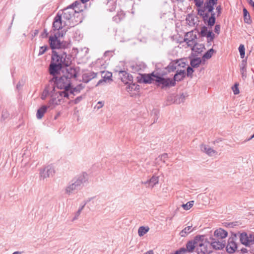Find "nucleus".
Masks as SVG:
<instances>
[{
  "instance_id": "nucleus-42",
  "label": "nucleus",
  "mask_w": 254,
  "mask_h": 254,
  "mask_svg": "<svg viewBox=\"0 0 254 254\" xmlns=\"http://www.w3.org/2000/svg\"><path fill=\"white\" fill-rule=\"evenodd\" d=\"M205 46L203 44H201L198 45L195 47L194 51L197 52L198 54H200L203 52V50L205 49Z\"/></svg>"
},
{
  "instance_id": "nucleus-40",
  "label": "nucleus",
  "mask_w": 254,
  "mask_h": 254,
  "mask_svg": "<svg viewBox=\"0 0 254 254\" xmlns=\"http://www.w3.org/2000/svg\"><path fill=\"white\" fill-rule=\"evenodd\" d=\"M240 57L242 59H244L245 56V48L243 44H241L238 48Z\"/></svg>"
},
{
  "instance_id": "nucleus-62",
  "label": "nucleus",
  "mask_w": 254,
  "mask_h": 254,
  "mask_svg": "<svg viewBox=\"0 0 254 254\" xmlns=\"http://www.w3.org/2000/svg\"><path fill=\"white\" fill-rule=\"evenodd\" d=\"M240 72L242 74V76L243 78L244 79L247 77L246 74L245 73V72L246 71H240Z\"/></svg>"
},
{
  "instance_id": "nucleus-13",
  "label": "nucleus",
  "mask_w": 254,
  "mask_h": 254,
  "mask_svg": "<svg viewBox=\"0 0 254 254\" xmlns=\"http://www.w3.org/2000/svg\"><path fill=\"white\" fill-rule=\"evenodd\" d=\"M119 74L122 81L125 84H127L130 82H132L133 80V76L126 71L121 70L119 71Z\"/></svg>"
},
{
  "instance_id": "nucleus-60",
  "label": "nucleus",
  "mask_w": 254,
  "mask_h": 254,
  "mask_svg": "<svg viewBox=\"0 0 254 254\" xmlns=\"http://www.w3.org/2000/svg\"><path fill=\"white\" fill-rule=\"evenodd\" d=\"M191 241H192V243H194V246H195V248L196 247V246H198V242L197 241H195V238H194L193 240H191Z\"/></svg>"
},
{
  "instance_id": "nucleus-2",
  "label": "nucleus",
  "mask_w": 254,
  "mask_h": 254,
  "mask_svg": "<svg viewBox=\"0 0 254 254\" xmlns=\"http://www.w3.org/2000/svg\"><path fill=\"white\" fill-rule=\"evenodd\" d=\"M79 15V7L78 3L76 1L70 7L65 9L62 15H58L56 16L53 22L54 33L59 34V37H63L67 31L66 27L67 25V21L64 20H69L73 17L78 18Z\"/></svg>"
},
{
  "instance_id": "nucleus-61",
  "label": "nucleus",
  "mask_w": 254,
  "mask_h": 254,
  "mask_svg": "<svg viewBox=\"0 0 254 254\" xmlns=\"http://www.w3.org/2000/svg\"><path fill=\"white\" fill-rule=\"evenodd\" d=\"M78 216H79L78 212H77V213L75 214V216L73 217V218L72 219V221H74L75 220H77L78 218Z\"/></svg>"
},
{
  "instance_id": "nucleus-7",
  "label": "nucleus",
  "mask_w": 254,
  "mask_h": 254,
  "mask_svg": "<svg viewBox=\"0 0 254 254\" xmlns=\"http://www.w3.org/2000/svg\"><path fill=\"white\" fill-rule=\"evenodd\" d=\"M79 186V177L78 176L73 178L65 189V193L69 195L77 193Z\"/></svg>"
},
{
  "instance_id": "nucleus-31",
  "label": "nucleus",
  "mask_w": 254,
  "mask_h": 254,
  "mask_svg": "<svg viewBox=\"0 0 254 254\" xmlns=\"http://www.w3.org/2000/svg\"><path fill=\"white\" fill-rule=\"evenodd\" d=\"M131 71L133 73L138 72L144 68V65L141 64H134L130 66Z\"/></svg>"
},
{
  "instance_id": "nucleus-55",
  "label": "nucleus",
  "mask_w": 254,
  "mask_h": 254,
  "mask_svg": "<svg viewBox=\"0 0 254 254\" xmlns=\"http://www.w3.org/2000/svg\"><path fill=\"white\" fill-rule=\"evenodd\" d=\"M106 82V80L104 78H103L102 79L99 80L98 81V82L95 85V87H97V86H99L100 85L102 84L103 83Z\"/></svg>"
},
{
  "instance_id": "nucleus-10",
  "label": "nucleus",
  "mask_w": 254,
  "mask_h": 254,
  "mask_svg": "<svg viewBox=\"0 0 254 254\" xmlns=\"http://www.w3.org/2000/svg\"><path fill=\"white\" fill-rule=\"evenodd\" d=\"M59 34L54 33V36H51L49 38V43L50 47L52 49H59L63 46V41H61V38Z\"/></svg>"
},
{
  "instance_id": "nucleus-5",
  "label": "nucleus",
  "mask_w": 254,
  "mask_h": 254,
  "mask_svg": "<svg viewBox=\"0 0 254 254\" xmlns=\"http://www.w3.org/2000/svg\"><path fill=\"white\" fill-rule=\"evenodd\" d=\"M53 94L51 99L49 103V107L51 109L61 105L66 101L67 99L73 98L74 95L71 94L68 92H64L62 90H58L56 88L53 89Z\"/></svg>"
},
{
  "instance_id": "nucleus-1",
  "label": "nucleus",
  "mask_w": 254,
  "mask_h": 254,
  "mask_svg": "<svg viewBox=\"0 0 254 254\" xmlns=\"http://www.w3.org/2000/svg\"><path fill=\"white\" fill-rule=\"evenodd\" d=\"M196 7L197 15L200 16L204 23L212 28L216 22L215 13L214 12V6H216L218 0H193Z\"/></svg>"
},
{
  "instance_id": "nucleus-47",
  "label": "nucleus",
  "mask_w": 254,
  "mask_h": 254,
  "mask_svg": "<svg viewBox=\"0 0 254 254\" xmlns=\"http://www.w3.org/2000/svg\"><path fill=\"white\" fill-rule=\"evenodd\" d=\"M127 84H128V85L127 88L129 90H130V91H134L135 90L134 87H135V86H136V83H133V82L132 81V82H129V83H128Z\"/></svg>"
},
{
  "instance_id": "nucleus-33",
  "label": "nucleus",
  "mask_w": 254,
  "mask_h": 254,
  "mask_svg": "<svg viewBox=\"0 0 254 254\" xmlns=\"http://www.w3.org/2000/svg\"><path fill=\"white\" fill-rule=\"evenodd\" d=\"M53 87H49L47 86L45 87V88L44 89L43 91L42 92L41 96V98L42 100H45L46 97L48 96L49 92L53 91Z\"/></svg>"
},
{
  "instance_id": "nucleus-24",
  "label": "nucleus",
  "mask_w": 254,
  "mask_h": 254,
  "mask_svg": "<svg viewBox=\"0 0 254 254\" xmlns=\"http://www.w3.org/2000/svg\"><path fill=\"white\" fill-rule=\"evenodd\" d=\"M188 96L187 93H182L180 95H177L174 96V103L177 104H180L181 103H183L186 98Z\"/></svg>"
},
{
  "instance_id": "nucleus-37",
  "label": "nucleus",
  "mask_w": 254,
  "mask_h": 254,
  "mask_svg": "<svg viewBox=\"0 0 254 254\" xmlns=\"http://www.w3.org/2000/svg\"><path fill=\"white\" fill-rule=\"evenodd\" d=\"M186 248L188 250V253H192L195 249V246L194 243H192L191 240L188 241L186 245Z\"/></svg>"
},
{
  "instance_id": "nucleus-59",
  "label": "nucleus",
  "mask_w": 254,
  "mask_h": 254,
  "mask_svg": "<svg viewBox=\"0 0 254 254\" xmlns=\"http://www.w3.org/2000/svg\"><path fill=\"white\" fill-rule=\"evenodd\" d=\"M103 106V103H102V102L101 101H99L98 103H97V105L96 106V108L99 109L100 108H101V107H102Z\"/></svg>"
},
{
  "instance_id": "nucleus-52",
  "label": "nucleus",
  "mask_w": 254,
  "mask_h": 254,
  "mask_svg": "<svg viewBox=\"0 0 254 254\" xmlns=\"http://www.w3.org/2000/svg\"><path fill=\"white\" fill-rule=\"evenodd\" d=\"M178 252V254H181L182 253H186L188 252V250L187 248L182 247L179 249L178 250L176 251Z\"/></svg>"
},
{
  "instance_id": "nucleus-19",
  "label": "nucleus",
  "mask_w": 254,
  "mask_h": 254,
  "mask_svg": "<svg viewBox=\"0 0 254 254\" xmlns=\"http://www.w3.org/2000/svg\"><path fill=\"white\" fill-rule=\"evenodd\" d=\"M239 239L240 241L242 244L244 245L246 247L250 246V244L248 240V235L246 232H244L242 233H240Z\"/></svg>"
},
{
  "instance_id": "nucleus-41",
  "label": "nucleus",
  "mask_w": 254,
  "mask_h": 254,
  "mask_svg": "<svg viewBox=\"0 0 254 254\" xmlns=\"http://www.w3.org/2000/svg\"><path fill=\"white\" fill-rule=\"evenodd\" d=\"M194 204V201L191 200L189 202H188L186 204H182V207L186 210H189L190 208L192 207Z\"/></svg>"
},
{
  "instance_id": "nucleus-26",
  "label": "nucleus",
  "mask_w": 254,
  "mask_h": 254,
  "mask_svg": "<svg viewBox=\"0 0 254 254\" xmlns=\"http://www.w3.org/2000/svg\"><path fill=\"white\" fill-rule=\"evenodd\" d=\"M89 176L88 174L85 172H83L80 175V186H86L89 183L88 182Z\"/></svg>"
},
{
  "instance_id": "nucleus-12",
  "label": "nucleus",
  "mask_w": 254,
  "mask_h": 254,
  "mask_svg": "<svg viewBox=\"0 0 254 254\" xmlns=\"http://www.w3.org/2000/svg\"><path fill=\"white\" fill-rule=\"evenodd\" d=\"M54 174V170L51 166H47L42 168L39 173V176L41 179L44 180L52 176Z\"/></svg>"
},
{
  "instance_id": "nucleus-34",
  "label": "nucleus",
  "mask_w": 254,
  "mask_h": 254,
  "mask_svg": "<svg viewBox=\"0 0 254 254\" xmlns=\"http://www.w3.org/2000/svg\"><path fill=\"white\" fill-rule=\"evenodd\" d=\"M103 78L106 80L112 81V73L109 71H102L100 72Z\"/></svg>"
},
{
  "instance_id": "nucleus-58",
  "label": "nucleus",
  "mask_w": 254,
  "mask_h": 254,
  "mask_svg": "<svg viewBox=\"0 0 254 254\" xmlns=\"http://www.w3.org/2000/svg\"><path fill=\"white\" fill-rule=\"evenodd\" d=\"M229 238H233L234 241H236L237 240V235L236 233L232 232L231 234V236Z\"/></svg>"
},
{
  "instance_id": "nucleus-29",
  "label": "nucleus",
  "mask_w": 254,
  "mask_h": 254,
  "mask_svg": "<svg viewBox=\"0 0 254 254\" xmlns=\"http://www.w3.org/2000/svg\"><path fill=\"white\" fill-rule=\"evenodd\" d=\"M178 61L174 60L172 61L170 64L165 67V69L168 71V72H171L174 71L177 68V64Z\"/></svg>"
},
{
  "instance_id": "nucleus-45",
  "label": "nucleus",
  "mask_w": 254,
  "mask_h": 254,
  "mask_svg": "<svg viewBox=\"0 0 254 254\" xmlns=\"http://www.w3.org/2000/svg\"><path fill=\"white\" fill-rule=\"evenodd\" d=\"M239 84L236 83L232 87V89L233 91V93L235 95H237L239 93V89L238 87Z\"/></svg>"
},
{
  "instance_id": "nucleus-32",
  "label": "nucleus",
  "mask_w": 254,
  "mask_h": 254,
  "mask_svg": "<svg viewBox=\"0 0 254 254\" xmlns=\"http://www.w3.org/2000/svg\"><path fill=\"white\" fill-rule=\"evenodd\" d=\"M214 52H215V51L213 48H211L210 49L208 50L203 54L202 57V60L205 61L206 59H210Z\"/></svg>"
},
{
  "instance_id": "nucleus-18",
  "label": "nucleus",
  "mask_w": 254,
  "mask_h": 254,
  "mask_svg": "<svg viewBox=\"0 0 254 254\" xmlns=\"http://www.w3.org/2000/svg\"><path fill=\"white\" fill-rule=\"evenodd\" d=\"M186 76V72L185 70H178L174 74L173 78L175 82L183 80Z\"/></svg>"
},
{
  "instance_id": "nucleus-39",
  "label": "nucleus",
  "mask_w": 254,
  "mask_h": 254,
  "mask_svg": "<svg viewBox=\"0 0 254 254\" xmlns=\"http://www.w3.org/2000/svg\"><path fill=\"white\" fill-rule=\"evenodd\" d=\"M192 226H189L185 228L180 233L182 237H185L191 231V228Z\"/></svg>"
},
{
  "instance_id": "nucleus-22",
  "label": "nucleus",
  "mask_w": 254,
  "mask_h": 254,
  "mask_svg": "<svg viewBox=\"0 0 254 254\" xmlns=\"http://www.w3.org/2000/svg\"><path fill=\"white\" fill-rule=\"evenodd\" d=\"M214 235L219 239H224L227 237L228 232L222 228H219L214 231Z\"/></svg>"
},
{
  "instance_id": "nucleus-49",
  "label": "nucleus",
  "mask_w": 254,
  "mask_h": 254,
  "mask_svg": "<svg viewBox=\"0 0 254 254\" xmlns=\"http://www.w3.org/2000/svg\"><path fill=\"white\" fill-rule=\"evenodd\" d=\"M195 241H197L198 242H203L204 235H196L194 237Z\"/></svg>"
},
{
  "instance_id": "nucleus-53",
  "label": "nucleus",
  "mask_w": 254,
  "mask_h": 254,
  "mask_svg": "<svg viewBox=\"0 0 254 254\" xmlns=\"http://www.w3.org/2000/svg\"><path fill=\"white\" fill-rule=\"evenodd\" d=\"M220 31V25L219 24H217L214 27V32L219 34Z\"/></svg>"
},
{
  "instance_id": "nucleus-28",
  "label": "nucleus",
  "mask_w": 254,
  "mask_h": 254,
  "mask_svg": "<svg viewBox=\"0 0 254 254\" xmlns=\"http://www.w3.org/2000/svg\"><path fill=\"white\" fill-rule=\"evenodd\" d=\"M104 60L103 59H98L95 62H92L90 64V66L95 67V68L100 67L105 68L104 64H103Z\"/></svg>"
},
{
  "instance_id": "nucleus-50",
  "label": "nucleus",
  "mask_w": 254,
  "mask_h": 254,
  "mask_svg": "<svg viewBox=\"0 0 254 254\" xmlns=\"http://www.w3.org/2000/svg\"><path fill=\"white\" fill-rule=\"evenodd\" d=\"M122 18L119 14H117L116 15L113 17V20L116 23H119L121 21Z\"/></svg>"
},
{
  "instance_id": "nucleus-57",
  "label": "nucleus",
  "mask_w": 254,
  "mask_h": 254,
  "mask_svg": "<svg viewBox=\"0 0 254 254\" xmlns=\"http://www.w3.org/2000/svg\"><path fill=\"white\" fill-rule=\"evenodd\" d=\"M188 40L189 39L187 38H184V41L187 43L188 46L191 47L192 48V46L194 45V43H192L190 42L189 43Z\"/></svg>"
},
{
  "instance_id": "nucleus-46",
  "label": "nucleus",
  "mask_w": 254,
  "mask_h": 254,
  "mask_svg": "<svg viewBox=\"0 0 254 254\" xmlns=\"http://www.w3.org/2000/svg\"><path fill=\"white\" fill-rule=\"evenodd\" d=\"M48 49V47L47 46H44L40 47L38 52V55L40 56L45 53V52L47 51Z\"/></svg>"
},
{
  "instance_id": "nucleus-23",
  "label": "nucleus",
  "mask_w": 254,
  "mask_h": 254,
  "mask_svg": "<svg viewBox=\"0 0 254 254\" xmlns=\"http://www.w3.org/2000/svg\"><path fill=\"white\" fill-rule=\"evenodd\" d=\"M48 108H50L49 106H47L46 105H43L41 106L40 108H39L38 109L36 113L37 118L39 120L41 119L43 117L45 113L47 112V110Z\"/></svg>"
},
{
  "instance_id": "nucleus-20",
  "label": "nucleus",
  "mask_w": 254,
  "mask_h": 254,
  "mask_svg": "<svg viewBox=\"0 0 254 254\" xmlns=\"http://www.w3.org/2000/svg\"><path fill=\"white\" fill-rule=\"evenodd\" d=\"M158 177L153 176L150 179L144 182H142V183L146 185L147 187H151L152 188L156 184H158Z\"/></svg>"
},
{
  "instance_id": "nucleus-51",
  "label": "nucleus",
  "mask_w": 254,
  "mask_h": 254,
  "mask_svg": "<svg viewBox=\"0 0 254 254\" xmlns=\"http://www.w3.org/2000/svg\"><path fill=\"white\" fill-rule=\"evenodd\" d=\"M168 155L167 153H163V154L160 155L159 158L164 163H165V160L168 158Z\"/></svg>"
},
{
  "instance_id": "nucleus-21",
  "label": "nucleus",
  "mask_w": 254,
  "mask_h": 254,
  "mask_svg": "<svg viewBox=\"0 0 254 254\" xmlns=\"http://www.w3.org/2000/svg\"><path fill=\"white\" fill-rule=\"evenodd\" d=\"M77 73L78 72L75 68L69 67L66 69L65 72H64V70L63 74H64L65 76H68L70 79L72 77H76Z\"/></svg>"
},
{
  "instance_id": "nucleus-44",
  "label": "nucleus",
  "mask_w": 254,
  "mask_h": 254,
  "mask_svg": "<svg viewBox=\"0 0 254 254\" xmlns=\"http://www.w3.org/2000/svg\"><path fill=\"white\" fill-rule=\"evenodd\" d=\"M193 67H192L191 66H188L187 68V73L186 75L188 77H189L190 78H192V74L194 72V69H193Z\"/></svg>"
},
{
  "instance_id": "nucleus-54",
  "label": "nucleus",
  "mask_w": 254,
  "mask_h": 254,
  "mask_svg": "<svg viewBox=\"0 0 254 254\" xmlns=\"http://www.w3.org/2000/svg\"><path fill=\"white\" fill-rule=\"evenodd\" d=\"M216 10L217 12V16H220V15L221 13V11H222V8H221V5H219L217 6L216 7Z\"/></svg>"
},
{
  "instance_id": "nucleus-25",
  "label": "nucleus",
  "mask_w": 254,
  "mask_h": 254,
  "mask_svg": "<svg viewBox=\"0 0 254 254\" xmlns=\"http://www.w3.org/2000/svg\"><path fill=\"white\" fill-rule=\"evenodd\" d=\"M200 149L202 152L206 153L209 156H212L216 153V151L211 147L203 144L200 145Z\"/></svg>"
},
{
  "instance_id": "nucleus-9",
  "label": "nucleus",
  "mask_w": 254,
  "mask_h": 254,
  "mask_svg": "<svg viewBox=\"0 0 254 254\" xmlns=\"http://www.w3.org/2000/svg\"><path fill=\"white\" fill-rule=\"evenodd\" d=\"M208 26H203L201 27L200 31L198 32V35L200 37H206L207 38V43L213 41L215 38V34L213 33L212 30H208Z\"/></svg>"
},
{
  "instance_id": "nucleus-4",
  "label": "nucleus",
  "mask_w": 254,
  "mask_h": 254,
  "mask_svg": "<svg viewBox=\"0 0 254 254\" xmlns=\"http://www.w3.org/2000/svg\"><path fill=\"white\" fill-rule=\"evenodd\" d=\"M63 73L64 72H61L60 74H57V75H53L55 78V86L53 88H56L58 90L68 92L73 95L78 94V90L71 87L69 78Z\"/></svg>"
},
{
  "instance_id": "nucleus-35",
  "label": "nucleus",
  "mask_w": 254,
  "mask_h": 254,
  "mask_svg": "<svg viewBox=\"0 0 254 254\" xmlns=\"http://www.w3.org/2000/svg\"><path fill=\"white\" fill-rule=\"evenodd\" d=\"M176 60L178 61V62L177 64V67L179 66L180 67L184 68L186 65H188V63L186 59L184 58Z\"/></svg>"
},
{
  "instance_id": "nucleus-27",
  "label": "nucleus",
  "mask_w": 254,
  "mask_h": 254,
  "mask_svg": "<svg viewBox=\"0 0 254 254\" xmlns=\"http://www.w3.org/2000/svg\"><path fill=\"white\" fill-rule=\"evenodd\" d=\"M243 11L244 22L248 24H251L252 23V20L249 11L245 7H243Z\"/></svg>"
},
{
  "instance_id": "nucleus-3",
  "label": "nucleus",
  "mask_w": 254,
  "mask_h": 254,
  "mask_svg": "<svg viewBox=\"0 0 254 254\" xmlns=\"http://www.w3.org/2000/svg\"><path fill=\"white\" fill-rule=\"evenodd\" d=\"M71 62L68 57L65 54H63L61 55L57 53L53 52L52 55V60L50 65V72L52 75H57L61 72H64V66H68L70 64Z\"/></svg>"
},
{
  "instance_id": "nucleus-14",
  "label": "nucleus",
  "mask_w": 254,
  "mask_h": 254,
  "mask_svg": "<svg viewBox=\"0 0 254 254\" xmlns=\"http://www.w3.org/2000/svg\"><path fill=\"white\" fill-rule=\"evenodd\" d=\"M90 61V57L89 55V49L84 47L80 50V64H86Z\"/></svg>"
},
{
  "instance_id": "nucleus-6",
  "label": "nucleus",
  "mask_w": 254,
  "mask_h": 254,
  "mask_svg": "<svg viewBox=\"0 0 254 254\" xmlns=\"http://www.w3.org/2000/svg\"><path fill=\"white\" fill-rule=\"evenodd\" d=\"M155 85L158 87L161 86V89L174 87L176 85V82L173 78H165L163 77L162 75H160L159 72H157V76L155 79Z\"/></svg>"
},
{
  "instance_id": "nucleus-56",
  "label": "nucleus",
  "mask_w": 254,
  "mask_h": 254,
  "mask_svg": "<svg viewBox=\"0 0 254 254\" xmlns=\"http://www.w3.org/2000/svg\"><path fill=\"white\" fill-rule=\"evenodd\" d=\"M210 252L207 253V248L205 247L204 251H203L202 249H201L200 252H198V254H200V253H201L202 254H210Z\"/></svg>"
},
{
  "instance_id": "nucleus-16",
  "label": "nucleus",
  "mask_w": 254,
  "mask_h": 254,
  "mask_svg": "<svg viewBox=\"0 0 254 254\" xmlns=\"http://www.w3.org/2000/svg\"><path fill=\"white\" fill-rule=\"evenodd\" d=\"M185 38L189 39L188 40L189 42H190L194 43V45L191 49L192 51H194L195 47L198 45V43L196 41L197 38V35L196 34H194L193 31H191L188 32L186 34Z\"/></svg>"
},
{
  "instance_id": "nucleus-17",
  "label": "nucleus",
  "mask_w": 254,
  "mask_h": 254,
  "mask_svg": "<svg viewBox=\"0 0 254 254\" xmlns=\"http://www.w3.org/2000/svg\"><path fill=\"white\" fill-rule=\"evenodd\" d=\"M210 239L212 240L211 242V246L213 249L216 250H222L225 247V241L221 242L219 241H216L215 239L210 237Z\"/></svg>"
},
{
  "instance_id": "nucleus-36",
  "label": "nucleus",
  "mask_w": 254,
  "mask_h": 254,
  "mask_svg": "<svg viewBox=\"0 0 254 254\" xmlns=\"http://www.w3.org/2000/svg\"><path fill=\"white\" fill-rule=\"evenodd\" d=\"M149 230L148 227L141 226L138 230V234L140 237L143 236L147 233Z\"/></svg>"
},
{
  "instance_id": "nucleus-11",
  "label": "nucleus",
  "mask_w": 254,
  "mask_h": 254,
  "mask_svg": "<svg viewBox=\"0 0 254 254\" xmlns=\"http://www.w3.org/2000/svg\"><path fill=\"white\" fill-rule=\"evenodd\" d=\"M82 81L85 83H88L90 80L96 78L98 74L97 72L85 69H82Z\"/></svg>"
},
{
  "instance_id": "nucleus-63",
  "label": "nucleus",
  "mask_w": 254,
  "mask_h": 254,
  "mask_svg": "<svg viewBox=\"0 0 254 254\" xmlns=\"http://www.w3.org/2000/svg\"><path fill=\"white\" fill-rule=\"evenodd\" d=\"M241 252L242 253L245 254L248 252V250L247 249L243 248L241 250Z\"/></svg>"
},
{
  "instance_id": "nucleus-8",
  "label": "nucleus",
  "mask_w": 254,
  "mask_h": 254,
  "mask_svg": "<svg viewBox=\"0 0 254 254\" xmlns=\"http://www.w3.org/2000/svg\"><path fill=\"white\" fill-rule=\"evenodd\" d=\"M156 76H157V72L153 71L150 73H138L136 78L137 82L139 83L150 84L155 81Z\"/></svg>"
},
{
  "instance_id": "nucleus-48",
  "label": "nucleus",
  "mask_w": 254,
  "mask_h": 254,
  "mask_svg": "<svg viewBox=\"0 0 254 254\" xmlns=\"http://www.w3.org/2000/svg\"><path fill=\"white\" fill-rule=\"evenodd\" d=\"M248 240L250 244H253L254 243V233H251L248 235Z\"/></svg>"
},
{
  "instance_id": "nucleus-15",
  "label": "nucleus",
  "mask_w": 254,
  "mask_h": 254,
  "mask_svg": "<svg viewBox=\"0 0 254 254\" xmlns=\"http://www.w3.org/2000/svg\"><path fill=\"white\" fill-rule=\"evenodd\" d=\"M238 248V245L236 241H234L233 238H229L227 245L226 247V250L228 253H234Z\"/></svg>"
},
{
  "instance_id": "nucleus-43",
  "label": "nucleus",
  "mask_w": 254,
  "mask_h": 254,
  "mask_svg": "<svg viewBox=\"0 0 254 254\" xmlns=\"http://www.w3.org/2000/svg\"><path fill=\"white\" fill-rule=\"evenodd\" d=\"M247 64V60H243L240 64V71H246Z\"/></svg>"
},
{
  "instance_id": "nucleus-38",
  "label": "nucleus",
  "mask_w": 254,
  "mask_h": 254,
  "mask_svg": "<svg viewBox=\"0 0 254 254\" xmlns=\"http://www.w3.org/2000/svg\"><path fill=\"white\" fill-rule=\"evenodd\" d=\"M151 116L154 120L153 123H156L159 117V111L157 109H153L151 112Z\"/></svg>"
},
{
  "instance_id": "nucleus-64",
  "label": "nucleus",
  "mask_w": 254,
  "mask_h": 254,
  "mask_svg": "<svg viewBox=\"0 0 254 254\" xmlns=\"http://www.w3.org/2000/svg\"><path fill=\"white\" fill-rule=\"evenodd\" d=\"M235 225L233 223H228L227 225V227H230V228H232L234 227V226H235Z\"/></svg>"
},
{
  "instance_id": "nucleus-30",
  "label": "nucleus",
  "mask_w": 254,
  "mask_h": 254,
  "mask_svg": "<svg viewBox=\"0 0 254 254\" xmlns=\"http://www.w3.org/2000/svg\"><path fill=\"white\" fill-rule=\"evenodd\" d=\"M202 59L200 58L196 57L190 59V64L192 67L196 68L198 67L201 64Z\"/></svg>"
}]
</instances>
